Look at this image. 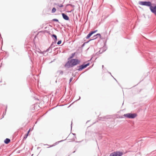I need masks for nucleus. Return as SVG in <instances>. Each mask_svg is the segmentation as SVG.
Here are the masks:
<instances>
[{
  "label": "nucleus",
  "mask_w": 156,
  "mask_h": 156,
  "mask_svg": "<svg viewBox=\"0 0 156 156\" xmlns=\"http://www.w3.org/2000/svg\"><path fill=\"white\" fill-rule=\"evenodd\" d=\"M80 61L77 59H72L69 60L65 65V66H67L68 68H71L80 64Z\"/></svg>",
  "instance_id": "f257e3e1"
},
{
  "label": "nucleus",
  "mask_w": 156,
  "mask_h": 156,
  "mask_svg": "<svg viewBox=\"0 0 156 156\" xmlns=\"http://www.w3.org/2000/svg\"><path fill=\"white\" fill-rule=\"evenodd\" d=\"M56 9L55 8L53 7L52 9L51 12L52 13H55L56 12Z\"/></svg>",
  "instance_id": "a211bd4d"
},
{
  "label": "nucleus",
  "mask_w": 156,
  "mask_h": 156,
  "mask_svg": "<svg viewBox=\"0 0 156 156\" xmlns=\"http://www.w3.org/2000/svg\"><path fill=\"white\" fill-rule=\"evenodd\" d=\"M36 100H39V99H36Z\"/></svg>",
  "instance_id": "c9c22d12"
},
{
  "label": "nucleus",
  "mask_w": 156,
  "mask_h": 156,
  "mask_svg": "<svg viewBox=\"0 0 156 156\" xmlns=\"http://www.w3.org/2000/svg\"><path fill=\"white\" fill-rule=\"evenodd\" d=\"M77 67L78 68H79L78 69H75V70H77L79 71H81L83 69L86 68L84 65V63H83V64L80 66H77Z\"/></svg>",
  "instance_id": "423d86ee"
},
{
  "label": "nucleus",
  "mask_w": 156,
  "mask_h": 156,
  "mask_svg": "<svg viewBox=\"0 0 156 156\" xmlns=\"http://www.w3.org/2000/svg\"><path fill=\"white\" fill-rule=\"evenodd\" d=\"M10 140L9 138H6L4 141L5 144H7L10 142Z\"/></svg>",
  "instance_id": "ddd939ff"
},
{
  "label": "nucleus",
  "mask_w": 156,
  "mask_h": 156,
  "mask_svg": "<svg viewBox=\"0 0 156 156\" xmlns=\"http://www.w3.org/2000/svg\"><path fill=\"white\" fill-rule=\"evenodd\" d=\"M113 77V78H114V79L118 83V81H117V80L115 78H114Z\"/></svg>",
  "instance_id": "c85d7f7f"
},
{
  "label": "nucleus",
  "mask_w": 156,
  "mask_h": 156,
  "mask_svg": "<svg viewBox=\"0 0 156 156\" xmlns=\"http://www.w3.org/2000/svg\"><path fill=\"white\" fill-rule=\"evenodd\" d=\"M76 139V136L74 137V138H73L72 139V140L73 141H74Z\"/></svg>",
  "instance_id": "393cba45"
},
{
  "label": "nucleus",
  "mask_w": 156,
  "mask_h": 156,
  "mask_svg": "<svg viewBox=\"0 0 156 156\" xmlns=\"http://www.w3.org/2000/svg\"><path fill=\"white\" fill-rule=\"evenodd\" d=\"M52 21L58 22V20L57 19H54L52 20Z\"/></svg>",
  "instance_id": "4be33fe9"
},
{
  "label": "nucleus",
  "mask_w": 156,
  "mask_h": 156,
  "mask_svg": "<svg viewBox=\"0 0 156 156\" xmlns=\"http://www.w3.org/2000/svg\"><path fill=\"white\" fill-rule=\"evenodd\" d=\"M97 38V37H96L94 38H93V39H90L88 41H87V42H84L81 46V47L82 48H83V47H84V46H85V44H87V43H88V42H89L90 41H92V40H94L95 39H96Z\"/></svg>",
  "instance_id": "9d476101"
},
{
  "label": "nucleus",
  "mask_w": 156,
  "mask_h": 156,
  "mask_svg": "<svg viewBox=\"0 0 156 156\" xmlns=\"http://www.w3.org/2000/svg\"><path fill=\"white\" fill-rule=\"evenodd\" d=\"M66 140V139H65V140H60V141H58V144L59 142H62V141H63L64 140Z\"/></svg>",
  "instance_id": "cd10ccee"
},
{
  "label": "nucleus",
  "mask_w": 156,
  "mask_h": 156,
  "mask_svg": "<svg viewBox=\"0 0 156 156\" xmlns=\"http://www.w3.org/2000/svg\"><path fill=\"white\" fill-rule=\"evenodd\" d=\"M137 116L136 113H128L124 115V116L129 119H134Z\"/></svg>",
  "instance_id": "f03ea898"
},
{
  "label": "nucleus",
  "mask_w": 156,
  "mask_h": 156,
  "mask_svg": "<svg viewBox=\"0 0 156 156\" xmlns=\"http://www.w3.org/2000/svg\"><path fill=\"white\" fill-rule=\"evenodd\" d=\"M90 63L89 62H88L86 64H85L84 63V65H85L86 68L87 66H89L90 65Z\"/></svg>",
  "instance_id": "412c9836"
},
{
  "label": "nucleus",
  "mask_w": 156,
  "mask_h": 156,
  "mask_svg": "<svg viewBox=\"0 0 156 156\" xmlns=\"http://www.w3.org/2000/svg\"><path fill=\"white\" fill-rule=\"evenodd\" d=\"M63 6V5H62V4H59L58 5V7H62Z\"/></svg>",
  "instance_id": "b1692460"
},
{
  "label": "nucleus",
  "mask_w": 156,
  "mask_h": 156,
  "mask_svg": "<svg viewBox=\"0 0 156 156\" xmlns=\"http://www.w3.org/2000/svg\"><path fill=\"white\" fill-rule=\"evenodd\" d=\"M75 152V151H73V153H74Z\"/></svg>",
  "instance_id": "72a5a7b5"
},
{
  "label": "nucleus",
  "mask_w": 156,
  "mask_h": 156,
  "mask_svg": "<svg viewBox=\"0 0 156 156\" xmlns=\"http://www.w3.org/2000/svg\"><path fill=\"white\" fill-rule=\"evenodd\" d=\"M72 122L71 124V129H72Z\"/></svg>",
  "instance_id": "7c9ffc66"
},
{
  "label": "nucleus",
  "mask_w": 156,
  "mask_h": 156,
  "mask_svg": "<svg viewBox=\"0 0 156 156\" xmlns=\"http://www.w3.org/2000/svg\"><path fill=\"white\" fill-rule=\"evenodd\" d=\"M97 31H98L97 30H95L94 31H91L92 32H93V34H94Z\"/></svg>",
  "instance_id": "a878e982"
},
{
  "label": "nucleus",
  "mask_w": 156,
  "mask_h": 156,
  "mask_svg": "<svg viewBox=\"0 0 156 156\" xmlns=\"http://www.w3.org/2000/svg\"><path fill=\"white\" fill-rule=\"evenodd\" d=\"M151 4L150 1H140L139 2V4L140 5L149 7L151 5Z\"/></svg>",
  "instance_id": "7ed1b4c3"
},
{
  "label": "nucleus",
  "mask_w": 156,
  "mask_h": 156,
  "mask_svg": "<svg viewBox=\"0 0 156 156\" xmlns=\"http://www.w3.org/2000/svg\"><path fill=\"white\" fill-rule=\"evenodd\" d=\"M62 43V41L61 40H60L59 41H58V42L57 43V44L58 45H59L60 44Z\"/></svg>",
  "instance_id": "5701e85b"
},
{
  "label": "nucleus",
  "mask_w": 156,
  "mask_h": 156,
  "mask_svg": "<svg viewBox=\"0 0 156 156\" xmlns=\"http://www.w3.org/2000/svg\"><path fill=\"white\" fill-rule=\"evenodd\" d=\"M54 44H55V43H54V42H53L51 44V45L50 46V47L47 49L46 50V51H49V50H50V52H51V49L53 48V47H55V46L54 45Z\"/></svg>",
  "instance_id": "6e6552de"
},
{
  "label": "nucleus",
  "mask_w": 156,
  "mask_h": 156,
  "mask_svg": "<svg viewBox=\"0 0 156 156\" xmlns=\"http://www.w3.org/2000/svg\"><path fill=\"white\" fill-rule=\"evenodd\" d=\"M99 37L100 39H101L102 38H101V35L100 34H97L96 35H95L93 37L94 38L97 37V38L98 37Z\"/></svg>",
  "instance_id": "9b49d317"
},
{
  "label": "nucleus",
  "mask_w": 156,
  "mask_h": 156,
  "mask_svg": "<svg viewBox=\"0 0 156 156\" xmlns=\"http://www.w3.org/2000/svg\"><path fill=\"white\" fill-rule=\"evenodd\" d=\"M103 67H104V65H102V68H103Z\"/></svg>",
  "instance_id": "473e14b6"
},
{
  "label": "nucleus",
  "mask_w": 156,
  "mask_h": 156,
  "mask_svg": "<svg viewBox=\"0 0 156 156\" xmlns=\"http://www.w3.org/2000/svg\"><path fill=\"white\" fill-rule=\"evenodd\" d=\"M123 154V153L121 151H114L111 153L109 156H122Z\"/></svg>",
  "instance_id": "20e7f679"
},
{
  "label": "nucleus",
  "mask_w": 156,
  "mask_h": 156,
  "mask_svg": "<svg viewBox=\"0 0 156 156\" xmlns=\"http://www.w3.org/2000/svg\"><path fill=\"white\" fill-rule=\"evenodd\" d=\"M80 96H79V99H78L77 100H80Z\"/></svg>",
  "instance_id": "2f4dec72"
},
{
  "label": "nucleus",
  "mask_w": 156,
  "mask_h": 156,
  "mask_svg": "<svg viewBox=\"0 0 156 156\" xmlns=\"http://www.w3.org/2000/svg\"><path fill=\"white\" fill-rule=\"evenodd\" d=\"M57 73H59V76L60 75H62L63 73V72L62 70H58L57 71Z\"/></svg>",
  "instance_id": "4468645a"
},
{
  "label": "nucleus",
  "mask_w": 156,
  "mask_h": 156,
  "mask_svg": "<svg viewBox=\"0 0 156 156\" xmlns=\"http://www.w3.org/2000/svg\"><path fill=\"white\" fill-rule=\"evenodd\" d=\"M72 134L74 136H76V134L75 133H72Z\"/></svg>",
  "instance_id": "c756f323"
},
{
  "label": "nucleus",
  "mask_w": 156,
  "mask_h": 156,
  "mask_svg": "<svg viewBox=\"0 0 156 156\" xmlns=\"http://www.w3.org/2000/svg\"><path fill=\"white\" fill-rule=\"evenodd\" d=\"M59 5L58 3H54L53 4V5L56 7L58 9V6Z\"/></svg>",
  "instance_id": "f3484780"
},
{
  "label": "nucleus",
  "mask_w": 156,
  "mask_h": 156,
  "mask_svg": "<svg viewBox=\"0 0 156 156\" xmlns=\"http://www.w3.org/2000/svg\"><path fill=\"white\" fill-rule=\"evenodd\" d=\"M80 141H79V142H77V141H76V142H80Z\"/></svg>",
  "instance_id": "f704fd0d"
},
{
  "label": "nucleus",
  "mask_w": 156,
  "mask_h": 156,
  "mask_svg": "<svg viewBox=\"0 0 156 156\" xmlns=\"http://www.w3.org/2000/svg\"><path fill=\"white\" fill-rule=\"evenodd\" d=\"M75 54V53H72L71 54V55L70 56L69 58L68 59H70L72 58H73L74 57Z\"/></svg>",
  "instance_id": "dca6fc26"
},
{
  "label": "nucleus",
  "mask_w": 156,
  "mask_h": 156,
  "mask_svg": "<svg viewBox=\"0 0 156 156\" xmlns=\"http://www.w3.org/2000/svg\"><path fill=\"white\" fill-rule=\"evenodd\" d=\"M62 17L65 20H69V17L65 13H62Z\"/></svg>",
  "instance_id": "0eeeda50"
},
{
  "label": "nucleus",
  "mask_w": 156,
  "mask_h": 156,
  "mask_svg": "<svg viewBox=\"0 0 156 156\" xmlns=\"http://www.w3.org/2000/svg\"><path fill=\"white\" fill-rule=\"evenodd\" d=\"M89 121H87V123Z\"/></svg>",
  "instance_id": "e433bc0d"
},
{
  "label": "nucleus",
  "mask_w": 156,
  "mask_h": 156,
  "mask_svg": "<svg viewBox=\"0 0 156 156\" xmlns=\"http://www.w3.org/2000/svg\"><path fill=\"white\" fill-rule=\"evenodd\" d=\"M109 73H110V74H111V73L109 72Z\"/></svg>",
  "instance_id": "58836bf2"
},
{
  "label": "nucleus",
  "mask_w": 156,
  "mask_h": 156,
  "mask_svg": "<svg viewBox=\"0 0 156 156\" xmlns=\"http://www.w3.org/2000/svg\"><path fill=\"white\" fill-rule=\"evenodd\" d=\"M73 79V77H72L69 80V83H70L72 81Z\"/></svg>",
  "instance_id": "bb28decb"
},
{
  "label": "nucleus",
  "mask_w": 156,
  "mask_h": 156,
  "mask_svg": "<svg viewBox=\"0 0 156 156\" xmlns=\"http://www.w3.org/2000/svg\"><path fill=\"white\" fill-rule=\"evenodd\" d=\"M30 130H29L27 131V134H26L25 135V136H24V137H23V139H26L27 138V136H28V134H29V132H30Z\"/></svg>",
  "instance_id": "2eb2a0df"
},
{
  "label": "nucleus",
  "mask_w": 156,
  "mask_h": 156,
  "mask_svg": "<svg viewBox=\"0 0 156 156\" xmlns=\"http://www.w3.org/2000/svg\"><path fill=\"white\" fill-rule=\"evenodd\" d=\"M51 37L54 40V43L56 44L57 40V36L55 34H52L51 35Z\"/></svg>",
  "instance_id": "1a4fd4ad"
},
{
  "label": "nucleus",
  "mask_w": 156,
  "mask_h": 156,
  "mask_svg": "<svg viewBox=\"0 0 156 156\" xmlns=\"http://www.w3.org/2000/svg\"><path fill=\"white\" fill-rule=\"evenodd\" d=\"M151 11L156 15V4L154 6H153L152 5L149 7Z\"/></svg>",
  "instance_id": "39448f33"
},
{
  "label": "nucleus",
  "mask_w": 156,
  "mask_h": 156,
  "mask_svg": "<svg viewBox=\"0 0 156 156\" xmlns=\"http://www.w3.org/2000/svg\"><path fill=\"white\" fill-rule=\"evenodd\" d=\"M93 34V32H92V31H91L87 35V36L86 37V38L87 39H89Z\"/></svg>",
  "instance_id": "f8f14e48"
},
{
  "label": "nucleus",
  "mask_w": 156,
  "mask_h": 156,
  "mask_svg": "<svg viewBox=\"0 0 156 156\" xmlns=\"http://www.w3.org/2000/svg\"><path fill=\"white\" fill-rule=\"evenodd\" d=\"M105 119H107V118H106V117L104 116L103 117L101 118L100 120L102 121H105Z\"/></svg>",
  "instance_id": "aec40b11"
},
{
  "label": "nucleus",
  "mask_w": 156,
  "mask_h": 156,
  "mask_svg": "<svg viewBox=\"0 0 156 156\" xmlns=\"http://www.w3.org/2000/svg\"><path fill=\"white\" fill-rule=\"evenodd\" d=\"M7 108V107H6V109H5V112H3V115H2V118H3L4 117V116H5V114H6V111Z\"/></svg>",
  "instance_id": "6ab92c4d"
},
{
  "label": "nucleus",
  "mask_w": 156,
  "mask_h": 156,
  "mask_svg": "<svg viewBox=\"0 0 156 156\" xmlns=\"http://www.w3.org/2000/svg\"><path fill=\"white\" fill-rule=\"evenodd\" d=\"M91 59H92V58H91V59H90V60ZM88 61H89V60Z\"/></svg>",
  "instance_id": "4c0bfd02"
}]
</instances>
